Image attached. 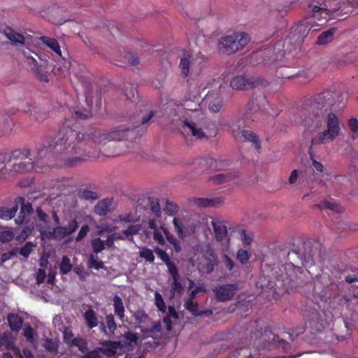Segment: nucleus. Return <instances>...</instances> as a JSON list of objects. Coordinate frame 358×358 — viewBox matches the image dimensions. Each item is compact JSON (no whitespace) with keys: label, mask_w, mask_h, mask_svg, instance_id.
I'll return each mask as SVG.
<instances>
[{"label":"nucleus","mask_w":358,"mask_h":358,"mask_svg":"<svg viewBox=\"0 0 358 358\" xmlns=\"http://www.w3.org/2000/svg\"><path fill=\"white\" fill-rule=\"evenodd\" d=\"M155 115V112L150 110L148 114L141 117H130L131 126L120 125L108 133L100 129H95L92 133L91 132V141L98 144H106L108 141L123 140L133 142L141 136L140 131L146 128L145 125L149 123Z\"/></svg>","instance_id":"7ed1b4c3"},{"label":"nucleus","mask_w":358,"mask_h":358,"mask_svg":"<svg viewBox=\"0 0 358 358\" xmlns=\"http://www.w3.org/2000/svg\"><path fill=\"white\" fill-rule=\"evenodd\" d=\"M140 227L138 225H130L128 228L123 231V234L128 236L137 234L139 232Z\"/></svg>","instance_id":"774afa93"},{"label":"nucleus","mask_w":358,"mask_h":358,"mask_svg":"<svg viewBox=\"0 0 358 358\" xmlns=\"http://www.w3.org/2000/svg\"><path fill=\"white\" fill-rule=\"evenodd\" d=\"M189 66L190 61L188 58H181L179 66L181 70V73L182 74L183 76H187L188 75L189 72Z\"/></svg>","instance_id":"09e8293b"},{"label":"nucleus","mask_w":358,"mask_h":358,"mask_svg":"<svg viewBox=\"0 0 358 358\" xmlns=\"http://www.w3.org/2000/svg\"><path fill=\"white\" fill-rule=\"evenodd\" d=\"M348 127L352 131L353 134L352 138L355 139L357 138L358 133V120L356 118L352 117L348 120Z\"/></svg>","instance_id":"603ef678"},{"label":"nucleus","mask_w":358,"mask_h":358,"mask_svg":"<svg viewBox=\"0 0 358 358\" xmlns=\"http://www.w3.org/2000/svg\"><path fill=\"white\" fill-rule=\"evenodd\" d=\"M72 346H76L82 352H85L87 350V343L82 338H74Z\"/></svg>","instance_id":"5fc2aeb1"},{"label":"nucleus","mask_w":358,"mask_h":358,"mask_svg":"<svg viewBox=\"0 0 358 358\" xmlns=\"http://www.w3.org/2000/svg\"><path fill=\"white\" fill-rule=\"evenodd\" d=\"M40 41L54 51L58 56H62L60 45L57 39L43 36L40 38Z\"/></svg>","instance_id":"c756f323"},{"label":"nucleus","mask_w":358,"mask_h":358,"mask_svg":"<svg viewBox=\"0 0 358 358\" xmlns=\"http://www.w3.org/2000/svg\"><path fill=\"white\" fill-rule=\"evenodd\" d=\"M138 337L136 333L131 331L124 332L117 341L120 350L124 351L130 352L133 351L137 345Z\"/></svg>","instance_id":"dca6fc26"},{"label":"nucleus","mask_w":358,"mask_h":358,"mask_svg":"<svg viewBox=\"0 0 358 358\" xmlns=\"http://www.w3.org/2000/svg\"><path fill=\"white\" fill-rule=\"evenodd\" d=\"M120 349L119 343L117 341H107L103 345V348L100 351L107 357H113L116 352L117 350Z\"/></svg>","instance_id":"cd10ccee"},{"label":"nucleus","mask_w":358,"mask_h":358,"mask_svg":"<svg viewBox=\"0 0 358 358\" xmlns=\"http://www.w3.org/2000/svg\"><path fill=\"white\" fill-rule=\"evenodd\" d=\"M150 208L152 212L157 216L159 217L161 215V207L157 201L152 199L150 201Z\"/></svg>","instance_id":"69168bd1"},{"label":"nucleus","mask_w":358,"mask_h":358,"mask_svg":"<svg viewBox=\"0 0 358 358\" xmlns=\"http://www.w3.org/2000/svg\"><path fill=\"white\" fill-rule=\"evenodd\" d=\"M246 331H250L249 337L250 341H256L261 338L267 343H276L285 349L289 343L284 339L280 338L278 335L274 334L270 329V327H265L262 332V327L259 326V321H250L246 325Z\"/></svg>","instance_id":"1a4fd4ad"},{"label":"nucleus","mask_w":358,"mask_h":358,"mask_svg":"<svg viewBox=\"0 0 358 358\" xmlns=\"http://www.w3.org/2000/svg\"><path fill=\"white\" fill-rule=\"evenodd\" d=\"M205 101L208 104V109L213 113L219 112L223 106L222 99L217 94L214 96L213 94H208L206 96Z\"/></svg>","instance_id":"5701e85b"},{"label":"nucleus","mask_w":358,"mask_h":358,"mask_svg":"<svg viewBox=\"0 0 358 358\" xmlns=\"http://www.w3.org/2000/svg\"><path fill=\"white\" fill-rule=\"evenodd\" d=\"M194 164L199 166L201 173H205L209 170H222L226 162L223 160H217L209 157L197 159L194 162Z\"/></svg>","instance_id":"4468645a"},{"label":"nucleus","mask_w":358,"mask_h":358,"mask_svg":"<svg viewBox=\"0 0 358 358\" xmlns=\"http://www.w3.org/2000/svg\"><path fill=\"white\" fill-rule=\"evenodd\" d=\"M250 41L249 34L236 32L221 38L218 49L220 52L231 55L243 49Z\"/></svg>","instance_id":"6e6552de"},{"label":"nucleus","mask_w":358,"mask_h":358,"mask_svg":"<svg viewBox=\"0 0 358 358\" xmlns=\"http://www.w3.org/2000/svg\"><path fill=\"white\" fill-rule=\"evenodd\" d=\"M240 239L245 247L250 246L253 240V235L251 232H248L245 229L239 230Z\"/></svg>","instance_id":"79ce46f5"},{"label":"nucleus","mask_w":358,"mask_h":358,"mask_svg":"<svg viewBox=\"0 0 358 358\" xmlns=\"http://www.w3.org/2000/svg\"><path fill=\"white\" fill-rule=\"evenodd\" d=\"M122 61H117V63H115L117 66H122L126 64L136 66L139 63L138 57L136 54L127 52L124 55V56H122Z\"/></svg>","instance_id":"2f4dec72"},{"label":"nucleus","mask_w":358,"mask_h":358,"mask_svg":"<svg viewBox=\"0 0 358 358\" xmlns=\"http://www.w3.org/2000/svg\"><path fill=\"white\" fill-rule=\"evenodd\" d=\"M162 329V324L160 321H155L152 322V327L150 329H142L143 333H158Z\"/></svg>","instance_id":"bf43d9fd"},{"label":"nucleus","mask_w":358,"mask_h":358,"mask_svg":"<svg viewBox=\"0 0 358 358\" xmlns=\"http://www.w3.org/2000/svg\"><path fill=\"white\" fill-rule=\"evenodd\" d=\"M2 346H4L7 350H13L15 348L11 333L4 331L0 335V348Z\"/></svg>","instance_id":"473e14b6"},{"label":"nucleus","mask_w":358,"mask_h":358,"mask_svg":"<svg viewBox=\"0 0 358 358\" xmlns=\"http://www.w3.org/2000/svg\"><path fill=\"white\" fill-rule=\"evenodd\" d=\"M6 36L13 43L23 44L24 38L20 34L16 33L13 29L8 28L4 31Z\"/></svg>","instance_id":"4c0bfd02"},{"label":"nucleus","mask_w":358,"mask_h":358,"mask_svg":"<svg viewBox=\"0 0 358 358\" xmlns=\"http://www.w3.org/2000/svg\"><path fill=\"white\" fill-rule=\"evenodd\" d=\"M310 26L306 20L299 22L293 28L294 36L296 37V41H303V38L310 31Z\"/></svg>","instance_id":"412c9836"},{"label":"nucleus","mask_w":358,"mask_h":358,"mask_svg":"<svg viewBox=\"0 0 358 358\" xmlns=\"http://www.w3.org/2000/svg\"><path fill=\"white\" fill-rule=\"evenodd\" d=\"M182 129L185 132L190 133L192 136L198 139H202L206 136L202 129L198 128L194 122H189L187 120L183 121Z\"/></svg>","instance_id":"4be33fe9"},{"label":"nucleus","mask_w":358,"mask_h":358,"mask_svg":"<svg viewBox=\"0 0 358 358\" xmlns=\"http://www.w3.org/2000/svg\"><path fill=\"white\" fill-rule=\"evenodd\" d=\"M178 207L176 203L166 201L165 210L169 215H173L178 211Z\"/></svg>","instance_id":"052dcab7"},{"label":"nucleus","mask_w":358,"mask_h":358,"mask_svg":"<svg viewBox=\"0 0 358 358\" xmlns=\"http://www.w3.org/2000/svg\"><path fill=\"white\" fill-rule=\"evenodd\" d=\"M313 208H317L318 209H330L336 211H338V206L335 203L331 201H324L323 203L315 204L313 206Z\"/></svg>","instance_id":"3c124183"},{"label":"nucleus","mask_w":358,"mask_h":358,"mask_svg":"<svg viewBox=\"0 0 358 358\" xmlns=\"http://www.w3.org/2000/svg\"><path fill=\"white\" fill-rule=\"evenodd\" d=\"M9 120V115L3 110L0 109V138L10 131Z\"/></svg>","instance_id":"bb28decb"},{"label":"nucleus","mask_w":358,"mask_h":358,"mask_svg":"<svg viewBox=\"0 0 358 358\" xmlns=\"http://www.w3.org/2000/svg\"><path fill=\"white\" fill-rule=\"evenodd\" d=\"M185 308L194 317H198L199 305L197 302H194V299L188 298L184 304Z\"/></svg>","instance_id":"a19ab883"},{"label":"nucleus","mask_w":358,"mask_h":358,"mask_svg":"<svg viewBox=\"0 0 358 358\" xmlns=\"http://www.w3.org/2000/svg\"><path fill=\"white\" fill-rule=\"evenodd\" d=\"M91 245L95 253L102 251L105 248L104 241L101 238H94L91 241Z\"/></svg>","instance_id":"8fccbe9b"},{"label":"nucleus","mask_w":358,"mask_h":358,"mask_svg":"<svg viewBox=\"0 0 358 358\" xmlns=\"http://www.w3.org/2000/svg\"><path fill=\"white\" fill-rule=\"evenodd\" d=\"M15 206H20V212L18 217L15 220V223L17 224H22L25 220L26 215H30L33 213L34 209L32 204L27 201L24 197L17 196L14 200Z\"/></svg>","instance_id":"2eb2a0df"},{"label":"nucleus","mask_w":358,"mask_h":358,"mask_svg":"<svg viewBox=\"0 0 358 358\" xmlns=\"http://www.w3.org/2000/svg\"><path fill=\"white\" fill-rule=\"evenodd\" d=\"M165 264L167 266L169 273L171 275L172 278L179 277L178 268L173 262L170 260L169 262H166Z\"/></svg>","instance_id":"864d4df0"},{"label":"nucleus","mask_w":358,"mask_h":358,"mask_svg":"<svg viewBox=\"0 0 358 358\" xmlns=\"http://www.w3.org/2000/svg\"><path fill=\"white\" fill-rule=\"evenodd\" d=\"M140 257L150 263H152L155 261V255L152 250L148 248H143L141 249L140 251Z\"/></svg>","instance_id":"de8ad7c7"},{"label":"nucleus","mask_w":358,"mask_h":358,"mask_svg":"<svg viewBox=\"0 0 358 358\" xmlns=\"http://www.w3.org/2000/svg\"><path fill=\"white\" fill-rule=\"evenodd\" d=\"M335 33L334 29H330L321 33L317 37V43L318 45H325L331 41Z\"/></svg>","instance_id":"f704fd0d"},{"label":"nucleus","mask_w":358,"mask_h":358,"mask_svg":"<svg viewBox=\"0 0 358 358\" xmlns=\"http://www.w3.org/2000/svg\"><path fill=\"white\" fill-rule=\"evenodd\" d=\"M313 17L320 20L326 19L330 13H338L337 16L350 14L354 7H358V0H310Z\"/></svg>","instance_id":"39448f33"},{"label":"nucleus","mask_w":358,"mask_h":358,"mask_svg":"<svg viewBox=\"0 0 358 358\" xmlns=\"http://www.w3.org/2000/svg\"><path fill=\"white\" fill-rule=\"evenodd\" d=\"M222 262L224 266L230 272L231 274H234L235 272H238V269H236V265L234 261L231 259L227 255L223 254L221 256Z\"/></svg>","instance_id":"58836bf2"},{"label":"nucleus","mask_w":358,"mask_h":358,"mask_svg":"<svg viewBox=\"0 0 358 358\" xmlns=\"http://www.w3.org/2000/svg\"><path fill=\"white\" fill-rule=\"evenodd\" d=\"M113 301L115 314L121 321H123L125 315L122 299L118 295H115Z\"/></svg>","instance_id":"7c9ffc66"},{"label":"nucleus","mask_w":358,"mask_h":358,"mask_svg":"<svg viewBox=\"0 0 358 358\" xmlns=\"http://www.w3.org/2000/svg\"><path fill=\"white\" fill-rule=\"evenodd\" d=\"M116 328L114 316L111 314L106 315L105 322H100L99 329L104 335L113 334Z\"/></svg>","instance_id":"b1692460"},{"label":"nucleus","mask_w":358,"mask_h":358,"mask_svg":"<svg viewBox=\"0 0 358 358\" xmlns=\"http://www.w3.org/2000/svg\"><path fill=\"white\" fill-rule=\"evenodd\" d=\"M17 211V206L13 205L10 208L6 207L0 208V219L9 220L14 217Z\"/></svg>","instance_id":"e433bc0d"},{"label":"nucleus","mask_w":358,"mask_h":358,"mask_svg":"<svg viewBox=\"0 0 358 358\" xmlns=\"http://www.w3.org/2000/svg\"><path fill=\"white\" fill-rule=\"evenodd\" d=\"M224 198L222 196H217L208 199V207H217L224 203Z\"/></svg>","instance_id":"0e129e2a"},{"label":"nucleus","mask_w":358,"mask_h":358,"mask_svg":"<svg viewBox=\"0 0 358 358\" xmlns=\"http://www.w3.org/2000/svg\"><path fill=\"white\" fill-rule=\"evenodd\" d=\"M56 240H62L65 236H68L66 233V227L57 226L54 227Z\"/></svg>","instance_id":"4d7b16f0"},{"label":"nucleus","mask_w":358,"mask_h":358,"mask_svg":"<svg viewBox=\"0 0 358 358\" xmlns=\"http://www.w3.org/2000/svg\"><path fill=\"white\" fill-rule=\"evenodd\" d=\"M275 286L287 292L307 285V271L303 267L296 266L292 262L281 265L275 271Z\"/></svg>","instance_id":"20e7f679"},{"label":"nucleus","mask_w":358,"mask_h":358,"mask_svg":"<svg viewBox=\"0 0 358 358\" xmlns=\"http://www.w3.org/2000/svg\"><path fill=\"white\" fill-rule=\"evenodd\" d=\"M325 276L317 278L313 282V298L317 303L322 301L327 303L333 297L338 286L335 283L324 285Z\"/></svg>","instance_id":"9d476101"},{"label":"nucleus","mask_w":358,"mask_h":358,"mask_svg":"<svg viewBox=\"0 0 358 358\" xmlns=\"http://www.w3.org/2000/svg\"><path fill=\"white\" fill-rule=\"evenodd\" d=\"M158 257L162 260L164 264L171 260L169 255L162 248L156 247L154 250Z\"/></svg>","instance_id":"13d9d810"},{"label":"nucleus","mask_w":358,"mask_h":358,"mask_svg":"<svg viewBox=\"0 0 358 358\" xmlns=\"http://www.w3.org/2000/svg\"><path fill=\"white\" fill-rule=\"evenodd\" d=\"M205 261L204 268L206 273L210 274L218 264L217 257L215 255L214 250L210 246H208L203 255Z\"/></svg>","instance_id":"6ab92c4d"},{"label":"nucleus","mask_w":358,"mask_h":358,"mask_svg":"<svg viewBox=\"0 0 358 358\" xmlns=\"http://www.w3.org/2000/svg\"><path fill=\"white\" fill-rule=\"evenodd\" d=\"M206 289L205 285L203 284L199 285V286H196L195 287V289L192 290L188 298L194 299V298L199 293H204V292H206Z\"/></svg>","instance_id":"338daca9"},{"label":"nucleus","mask_w":358,"mask_h":358,"mask_svg":"<svg viewBox=\"0 0 358 358\" xmlns=\"http://www.w3.org/2000/svg\"><path fill=\"white\" fill-rule=\"evenodd\" d=\"M115 208L114 200L113 197L104 198L97 202L94 207V212L98 215L105 216L109 213H112Z\"/></svg>","instance_id":"f3484780"},{"label":"nucleus","mask_w":358,"mask_h":358,"mask_svg":"<svg viewBox=\"0 0 358 358\" xmlns=\"http://www.w3.org/2000/svg\"><path fill=\"white\" fill-rule=\"evenodd\" d=\"M155 303L159 311L163 313H166V306L162 295L158 292H155Z\"/></svg>","instance_id":"a18cd8bd"},{"label":"nucleus","mask_w":358,"mask_h":358,"mask_svg":"<svg viewBox=\"0 0 358 358\" xmlns=\"http://www.w3.org/2000/svg\"><path fill=\"white\" fill-rule=\"evenodd\" d=\"M36 246V245L31 242H27L25 245L20 249L18 250V252L20 255L24 257V258H28L29 255L33 250V248Z\"/></svg>","instance_id":"c03bdc74"},{"label":"nucleus","mask_w":358,"mask_h":358,"mask_svg":"<svg viewBox=\"0 0 358 358\" xmlns=\"http://www.w3.org/2000/svg\"><path fill=\"white\" fill-rule=\"evenodd\" d=\"M250 255L246 250L239 249L236 252V259L242 264L245 265L248 262Z\"/></svg>","instance_id":"49530a36"},{"label":"nucleus","mask_w":358,"mask_h":358,"mask_svg":"<svg viewBox=\"0 0 358 358\" xmlns=\"http://www.w3.org/2000/svg\"><path fill=\"white\" fill-rule=\"evenodd\" d=\"M247 141L251 142L255 146L257 152H260L261 143L257 134L250 130H243L242 132V141Z\"/></svg>","instance_id":"a878e982"},{"label":"nucleus","mask_w":358,"mask_h":358,"mask_svg":"<svg viewBox=\"0 0 358 358\" xmlns=\"http://www.w3.org/2000/svg\"><path fill=\"white\" fill-rule=\"evenodd\" d=\"M72 269V265L70 262V259L64 255L62 258L61 263L59 264V271L62 274H67Z\"/></svg>","instance_id":"37998d69"},{"label":"nucleus","mask_w":358,"mask_h":358,"mask_svg":"<svg viewBox=\"0 0 358 358\" xmlns=\"http://www.w3.org/2000/svg\"><path fill=\"white\" fill-rule=\"evenodd\" d=\"M7 320L11 331L18 332L21 329L23 320L17 314H8Z\"/></svg>","instance_id":"c85d7f7f"},{"label":"nucleus","mask_w":358,"mask_h":358,"mask_svg":"<svg viewBox=\"0 0 358 358\" xmlns=\"http://www.w3.org/2000/svg\"><path fill=\"white\" fill-rule=\"evenodd\" d=\"M18 252V248H13L10 250H9L7 252H3L1 255V260L3 262H5L10 259H12L13 257H15Z\"/></svg>","instance_id":"680f3d73"},{"label":"nucleus","mask_w":358,"mask_h":358,"mask_svg":"<svg viewBox=\"0 0 358 358\" xmlns=\"http://www.w3.org/2000/svg\"><path fill=\"white\" fill-rule=\"evenodd\" d=\"M243 122L241 120H238L236 122L231 123L230 129L234 137L238 141H242V128Z\"/></svg>","instance_id":"c9c22d12"},{"label":"nucleus","mask_w":358,"mask_h":358,"mask_svg":"<svg viewBox=\"0 0 358 358\" xmlns=\"http://www.w3.org/2000/svg\"><path fill=\"white\" fill-rule=\"evenodd\" d=\"M211 225L215 234V240L217 242H222L227 239L228 231L224 223L218 220H213Z\"/></svg>","instance_id":"aec40b11"},{"label":"nucleus","mask_w":358,"mask_h":358,"mask_svg":"<svg viewBox=\"0 0 358 358\" xmlns=\"http://www.w3.org/2000/svg\"><path fill=\"white\" fill-rule=\"evenodd\" d=\"M358 288L353 292V299H350L347 295H343L339 299L341 304H346L349 309H352V313L350 320H344L345 327L348 329L355 328L358 329Z\"/></svg>","instance_id":"f8f14e48"},{"label":"nucleus","mask_w":358,"mask_h":358,"mask_svg":"<svg viewBox=\"0 0 358 358\" xmlns=\"http://www.w3.org/2000/svg\"><path fill=\"white\" fill-rule=\"evenodd\" d=\"M185 110L183 106L173 102H169L165 108L166 114L172 122L180 120Z\"/></svg>","instance_id":"a211bd4d"},{"label":"nucleus","mask_w":358,"mask_h":358,"mask_svg":"<svg viewBox=\"0 0 358 358\" xmlns=\"http://www.w3.org/2000/svg\"><path fill=\"white\" fill-rule=\"evenodd\" d=\"M184 288L179 280V277H176L175 278H172V281L171 282V296L173 297L175 294H182L183 292Z\"/></svg>","instance_id":"ea45409f"},{"label":"nucleus","mask_w":358,"mask_h":358,"mask_svg":"<svg viewBox=\"0 0 358 358\" xmlns=\"http://www.w3.org/2000/svg\"><path fill=\"white\" fill-rule=\"evenodd\" d=\"M14 237L13 233L10 231H3L0 232V241L1 243H7L13 240Z\"/></svg>","instance_id":"e2e57ef3"},{"label":"nucleus","mask_w":358,"mask_h":358,"mask_svg":"<svg viewBox=\"0 0 358 358\" xmlns=\"http://www.w3.org/2000/svg\"><path fill=\"white\" fill-rule=\"evenodd\" d=\"M22 55L36 78L41 82L48 83L50 69L48 65V60L42 59L40 55L28 48L22 51Z\"/></svg>","instance_id":"0eeeda50"},{"label":"nucleus","mask_w":358,"mask_h":358,"mask_svg":"<svg viewBox=\"0 0 358 358\" xmlns=\"http://www.w3.org/2000/svg\"><path fill=\"white\" fill-rule=\"evenodd\" d=\"M239 177L238 173L228 172L226 173H219L211 176L209 178V181L213 182L215 185H220L231 180H234Z\"/></svg>","instance_id":"393cba45"},{"label":"nucleus","mask_w":358,"mask_h":358,"mask_svg":"<svg viewBox=\"0 0 358 358\" xmlns=\"http://www.w3.org/2000/svg\"><path fill=\"white\" fill-rule=\"evenodd\" d=\"M268 85L266 80L248 76H238L233 78L230 82L232 89L236 90H247L258 87H266Z\"/></svg>","instance_id":"9b49d317"},{"label":"nucleus","mask_w":358,"mask_h":358,"mask_svg":"<svg viewBox=\"0 0 358 358\" xmlns=\"http://www.w3.org/2000/svg\"><path fill=\"white\" fill-rule=\"evenodd\" d=\"M90 117V111L87 108H76L73 113L66 117L57 136L46 144L36 148L37 155L33 156L29 148L16 149L6 155V164L2 166L0 173L6 176L25 174L34 171L43 173L50 169V166L42 159L49 152L70 153L79 155L69 157L65 160L67 166H76L85 160V154L88 145L90 135L82 133L78 129L83 127V122Z\"/></svg>","instance_id":"f257e3e1"},{"label":"nucleus","mask_w":358,"mask_h":358,"mask_svg":"<svg viewBox=\"0 0 358 358\" xmlns=\"http://www.w3.org/2000/svg\"><path fill=\"white\" fill-rule=\"evenodd\" d=\"M134 317L139 323H144L148 320V315L144 310H138L134 314Z\"/></svg>","instance_id":"6e6d98bb"},{"label":"nucleus","mask_w":358,"mask_h":358,"mask_svg":"<svg viewBox=\"0 0 358 358\" xmlns=\"http://www.w3.org/2000/svg\"><path fill=\"white\" fill-rule=\"evenodd\" d=\"M306 326L312 334L321 332L332 321L333 315L329 310H321L318 304L305 310Z\"/></svg>","instance_id":"423d86ee"},{"label":"nucleus","mask_w":358,"mask_h":358,"mask_svg":"<svg viewBox=\"0 0 358 358\" xmlns=\"http://www.w3.org/2000/svg\"><path fill=\"white\" fill-rule=\"evenodd\" d=\"M333 95L330 92H323L315 95L308 99L303 106V120L304 125L308 129H320L327 120V129L312 135L311 144L308 148V154L314 169L318 172H323L322 163L314 159L315 148L322 144L329 143L339 135L341 131L340 122L338 117L333 113H326L332 105Z\"/></svg>","instance_id":"f03ea898"},{"label":"nucleus","mask_w":358,"mask_h":358,"mask_svg":"<svg viewBox=\"0 0 358 358\" xmlns=\"http://www.w3.org/2000/svg\"><path fill=\"white\" fill-rule=\"evenodd\" d=\"M238 290V283L219 285L213 289L215 299L220 302L230 301Z\"/></svg>","instance_id":"ddd939ff"},{"label":"nucleus","mask_w":358,"mask_h":358,"mask_svg":"<svg viewBox=\"0 0 358 358\" xmlns=\"http://www.w3.org/2000/svg\"><path fill=\"white\" fill-rule=\"evenodd\" d=\"M161 229L163 231L164 235L166 236L167 241L170 243L171 245H173L175 252H180L181 246L179 241L173 234H171L166 228L162 227Z\"/></svg>","instance_id":"72a5a7b5"}]
</instances>
